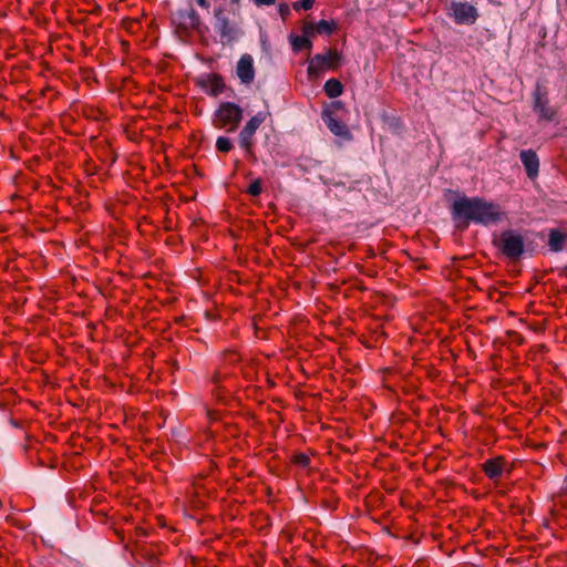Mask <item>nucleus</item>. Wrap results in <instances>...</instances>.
Listing matches in <instances>:
<instances>
[{"label":"nucleus","instance_id":"nucleus-1","mask_svg":"<svg viewBox=\"0 0 567 567\" xmlns=\"http://www.w3.org/2000/svg\"><path fill=\"white\" fill-rule=\"evenodd\" d=\"M452 212L454 218L465 220L464 228L467 227L468 221L489 225L497 223L503 216L498 205L486 202L481 197H462L454 202Z\"/></svg>","mask_w":567,"mask_h":567},{"label":"nucleus","instance_id":"nucleus-2","mask_svg":"<svg viewBox=\"0 0 567 567\" xmlns=\"http://www.w3.org/2000/svg\"><path fill=\"white\" fill-rule=\"evenodd\" d=\"M243 118V110L239 105L231 102H223L214 114V126L217 128H227L228 132L237 130Z\"/></svg>","mask_w":567,"mask_h":567},{"label":"nucleus","instance_id":"nucleus-3","mask_svg":"<svg viewBox=\"0 0 567 567\" xmlns=\"http://www.w3.org/2000/svg\"><path fill=\"white\" fill-rule=\"evenodd\" d=\"M341 55L337 50L329 49L324 54H316L308 64L309 76H318L326 70H334L339 66Z\"/></svg>","mask_w":567,"mask_h":567},{"label":"nucleus","instance_id":"nucleus-4","mask_svg":"<svg viewBox=\"0 0 567 567\" xmlns=\"http://www.w3.org/2000/svg\"><path fill=\"white\" fill-rule=\"evenodd\" d=\"M172 22L177 28V30L187 33L189 31L196 30L200 20L195 9L188 6L185 9L175 11L172 14Z\"/></svg>","mask_w":567,"mask_h":567},{"label":"nucleus","instance_id":"nucleus-5","mask_svg":"<svg viewBox=\"0 0 567 567\" xmlns=\"http://www.w3.org/2000/svg\"><path fill=\"white\" fill-rule=\"evenodd\" d=\"M499 247L505 256L517 258L524 251V239L519 234L514 231H504L499 238Z\"/></svg>","mask_w":567,"mask_h":567},{"label":"nucleus","instance_id":"nucleus-6","mask_svg":"<svg viewBox=\"0 0 567 567\" xmlns=\"http://www.w3.org/2000/svg\"><path fill=\"white\" fill-rule=\"evenodd\" d=\"M534 110L544 120L551 121L555 116V111L549 106L547 92L537 86L534 92Z\"/></svg>","mask_w":567,"mask_h":567},{"label":"nucleus","instance_id":"nucleus-7","mask_svg":"<svg viewBox=\"0 0 567 567\" xmlns=\"http://www.w3.org/2000/svg\"><path fill=\"white\" fill-rule=\"evenodd\" d=\"M453 17L456 23H474L477 19V10L468 3L454 2L452 3Z\"/></svg>","mask_w":567,"mask_h":567},{"label":"nucleus","instance_id":"nucleus-8","mask_svg":"<svg viewBox=\"0 0 567 567\" xmlns=\"http://www.w3.org/2000/svg\"><path fill=\"white\" fill-rule=\"evenodd\" d=\"M198 85L209 95L217 96L225 90V83L221 75L210 73L198 80Z\"/></svg>","mask_w":567,"mask_h":567},{"label":"nucleus","instance_id":"nucleus-9","mask_svg":"<svg viewBox=\"0 0 567 567\" xmlns=\"http://www.w3.org/2000/svg\"><path fill=\"white\" fill-rule=\"evenodd\" d=\"M236 73L241 83L250 84L255 79L254 60L250 54H243L237 62Z\"/></svg>","mask_w":567,"mask_h":567},{"label":"nucleus","instance_id":"nucleus-10","mask_svg":"<svg viewBox=\"0 0 567 567\" xmlns=\"http://www.w3.org/2000/svg\"><path fill=\"white\" fill-rule=\"evenodd\" d=\"M322 118L331 133L340 137H350V132L344 122L334 117L333 113L329 110L322 112Z\"/></svg>","mask_w":567,"mask_h":567},{"label":"nucleus","instance_id":"nucleus-11","mask_svg":"<svg viewBox=\"0 0 567 567\" xmlns=\"http://www.w3.org/2000/svg\"><path fill=\"white\" fill-rule=\"evenodd\" d=\"M520 161L529 178H536L539 172V159L535 151L523 150L519 154Z\"/></svg>","mask_w":567,"mask_h":567},{"label":"nucleus","instance_id":"nucleus-12","mask_svg":"<svg viewBox=\"0 0 567 567\" xmlns=\"http://www.w3.org/2000/svg\"><path fill=\"white\" fill-rule=\"evenodd\" d=\"M505 463L506 461L503 456L488 458L483 464V471L489 480H498L504 472Z\"/></svg>","mask_w":567,"mask_h":567},{"label":"nucleus","instance_id":"nucleus-13","mask_svg":"<svg viewBox=\"0 0 567 567\" xmlns=\"http://www.w3.org/2000/svg\"><path fill=\"white\" fill-rule=\"evenodd\" d=\"M216 19L218 22V31L223 39L230 40L234 34V29L230 25L229 20L226 17L221 16V11L216 12Z\"/></svg>","mask_w":567,"mask_h":567},{"label":"nucleus","instance_id":"nucleus-14","mask_svg":"<svg viewBox=\"0 0 567 567\" xmlns=\"http://www.w3.org/2000/svg\"><path fill=\"white\" fill-rule=\"evenodd\" d=\"M254 135V133L243 128L239 133V144L246 151L247 155L255 158Z\"/></svg>","mask_w":567,"mask_h":567},{"label":"nucleus","instance_id":"nucleus-15","mask_svg":"<svg viewBox=\"0 0 567 567\" xmlns=\"http://www.w3.org/2000/svg\"><path fill=\"white\" fill-rule=\"evenodd\" d=\"M565 240H566V235L564 233H561L558 229L550 230L549 240H548L550 250L556 251V252L563 250Z\"/></svg>","mask_w":567,"mask_h":567},{"label":"nucleus","instance_id":"nucleus-16","mask_svg":"<svg viewBox=\"0 0 567 567\" xmlns=\"http://www.w3.org/2000/svg\"><path fill=\"white\" fill-rule=\"evenodd\" d=\"M323 91L328 97L336 99L342 94L343 86L339 80L329 79L323 85Z\"/></svg>","mask_w":567,"mask_h":567},{"label":"nucleus","instance_id":"nucleus-17","mask_svg":"<svg viewBox=\"0 0 567 567\" xmlns=\"http://www.w3.org/2000/svg\"><path fill=\"white\" fill-rule=\"evenodd\" d=\"M290 43L292 45L293 51L301 50H310L312 48V42L310 39L303 35H290Z\"/></svg>","mask_w":567,"mask_h":567},{"label":"nucleus","instance_id":"nucleus-18","mask_svg":"<svg viewBox=\"0 0 567 567\" xmlns=\"http://www.w3.org/2000/svg\"><path fill=\"white\" fill-rule=\"evenodd\" d=\"M316 30L318 34H327L330 35L337 30V23L334 21L320 20L318 23H315Z\"/></svg>","mask_w":567,"mask_h":567},{"label":"nucleus","instance_id":"nucleus-19","mask_svg":"<svg viewBox=\"0 0 567 567\" xmlns=\"http://www.w3.org/2000/svg\"><path fill=\"white\" fill-rule=\"evenodd\" d=\"M265 120L266 115L264 113H257L246 123L244 128L255 134Z\"/></svg>","mask_w":567,"mask_h":567},{"label":"nucleus","instance_id":"nucleus-20","mask_svg":"<svg viewBox=\"0 0 567 567\" xmlns=\"http://www.w3.org/2000/svg\"><path fill=\"white\" fill-rule=\"evenodd\" d=\"M216 148L221 153H227L233 148V144L229 138L219 136L216 141Z\"/></svg>","mask_w":567,"mask_h":567},{"label":"nucleus","instance_id":"nucleus-21","mask_svg":"<svg viewBox=\"0 0 567 567\" xmlns=\"http://www.w3.org/2000/svg\"><path fill=\"white\" fill-rule=\"evenodd\" d=\"M261 181L259 178L251 182L249 185L247 193L251 196H259L261 194Z\"/></svg>","mask_w":567,"mask_h":567},{"label":"nucleus","instance_id":"nucleus-22","mask_svg":"<svg viewBox=\"0 0 567 567\" xmlns=\"http://www.w3.org/2000/svg\"><path fill=\"white\" fill-rule=\"evenodd\" d=\"M317 34V30H316V27H315V23L312 22H306L303 25H302V35L303 37H307L308 39H311L312 37H315Z\"/></svg>","mask_w":567,"mask_h":567},{"label":"nucleus","instance_id":"nucleus-23","mask_svg":"<svg viewBox=\"0 0 567 567\" xmlns=\"http://www.w3.org/2000/svg\"><path fill=\"white\" fill-rule=\"evenodd\" d=\"M315 0H299L298 2L293 3V9L299 10H309L313 7Z\"/></svg>","mask_w":567,"mask_h":567},{"label":"nucleus","instance_id":"nucleus-24","mask_svg":"<svg viewBox=\"0 0 567 567\" xmlns=\"http://www.w3.org/2000/svg\"><path fill=\"white\" fill-rule=\"evenodd\" d=\"M296 462L301 464L302 466H307L309 464V457L305 454H299L296 457Z\"/></svg>","mask_w":567,"mask_h":567},{"label":"nucleus","instance_id":"nucleus-25","mask_svg":"<svg viewBox=\"0 0 567 567\" xmlns=\"http://www.w3.org/2000/svg\"><path fill=\"white\" fill-rule=\"evenodd\" d=\"M255 4L258 7L261 6H272L276 3V0H254Z\"/></svg>","mask_w":567,"mask_h":567},{"label":"nucleus","instance_id":"nucleus-26","mask_svg":"<svg viewBox=\"0 0 567 567\" xmlns=\"http://www.w3.org/2000/svg\"><path fill=\"white\" fill-rule=\"evenodd\" d=\"M198 6L204 8V9H208L209 7V2L207 0H196Z\"/></svg>","mask_w":567,"mask_h":567},{"label":"nucleus","instance_id":"nucleus-27","mask_svg":"<svg viewBox=\"0 0 567 567\" xmlns=\"http://www.w3.org/2000/svg\"><path fill=\"white\" fill-rule=\"evenodd\" d=\"M213 380H214V382H216V383H217V382H219V380H220V375H219V373H215V374H214V377H213Z\"/></svg>","mask_w":567,"mask_h":567},{"label":"nucleus","instance_id":"nucleus-28","mask_svg":"<svg viewBox=\"0 0 567 567\" xmlns=\"http://www.w3.org/2000/svg\"><path fill=\"white\" fill-rule=\"evenodd\" d=\"M288 7L286 4L284 6H280V12L284 13V12H288Z\"/></svg>","mask_w":567,"mask_h":567},{"label":"nucleus","instance_id":"nucleus-29","mask_svg":"<svg viewBox=\"0 0 567 567\" xmlns=\"http://www.w3.org/2000/svg\"><path fill=\"white\" fill-rule=\"evenodd\" d=\"M565 488L563 489V493L567 495V477L565 478Z\"/></svg>","mask_w":567,"mask_h":567},{"label":"nucleus","instance_id":"nucleus-30","mask_svg":"<svg viewBox=\"0 0 567 567\" xmlns=\"http://www.w3.org/2000/svg\"><path fill=\"white\" fill-rule=\"evenodd\" d=\"M564 271H565V275L567 277V265H566V268L564 269Z\"/></svg>","mask_w":567,"mask_h":567},{"label":"nucleus","instance_id":"nucleus-31","mask_svg":"<svg viewBox=\"0 0 567 567\" xmlns=\"http://www.w3.org/2000/svg\"><path fill=\"white\" fill-rule=\"evenodd\" d=\"M231 1H233L234 3H237V2H239V0H231Z\"/></svg>","mask_w":567,"mask_h":567}]
</instances>
